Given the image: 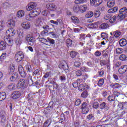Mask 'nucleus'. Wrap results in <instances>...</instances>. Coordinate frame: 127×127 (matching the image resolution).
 I'll list each match as a JSON object with an SVG mask.
<instances>
[{
  "label": "nucleus",
  "mask_w": 127,
  "mask_h": 127,
  "mask_svg": "<svg viewBox=\"0 0 127 127\" xmlns=\"http://www.w3.org/2000/svg\"><path fill=\"white\" fill-rule=\"evenodd\" d=\"M99 108L101 110H105V111H109V110H110L109 104L105 102L101 103L99 106Z\"/></svg>",
  "instance_id": "obj_10"
},
{
  "label": "nucleus",
  "mask_w": 127,
  "mask_h": 127,
  "mask_svg": "<svg viewBox=\"0 0 127 127\" xmlns=\"http://www.w3.org/2000/svg\"><path fill=\"white\" fill-rule=\"evenodd\" d=\"M51 75V71H49V72L46 73L45 74V75H44L43 77L46 78H48V77H50Z\"/></svg>",
  "instance_id": "obj_62"
},
{
  "label": "nucleus",
  "mask_w": 127,
  "mask_h": 127,
  "mask_svg": "<svg viewBox=\"0 0 127 127\" xmlns=\"http://www.w3.org/2000/svg\"><path fill=\"white\" fill-rule=\"evenodd\" d=\"M6 98V94L4 92H0V102L3 101Z\"/></svg>",
  "instance_id": "obj_30"
},
{
  "label": "nucleus",
  "mask_w": 127,
  "mask_h": 127,
  "mask_svg": "<svg viewBox=\"0 0 127 127\" xmlns=\"http://www.w3.org/2000/svg\"><path fill=\"white\" fill-rule=\"evenodd\" d=\"M35 7H36V3L35 2H31L26 6V8L28 11L32 10Z\"/></svg>",
  "instance_id": "obj_9"
},
{
  "label": "nucleus",
  "mask_w": 127,
  "mask_h": 127,
  "mask_svg": "<svg viewBox=\"0 0 127 127\" xmlns=\"http://www.w3.org/2000/svg\"><path fill=\"white\" fill-rule=\"evenodd\" d=\"M48 34L49 35H52L53 38H56V37H57V35H56V34H55V32L53 31L49 32Z\"/></svg>",
  "instance_id": "obj_58"
},
{
  "label": "nucleus",
  "mask_w": 127,
  "mask_h": 127,
  "mask_svg": "<svg viewBox=\"0 0 127 127\" xmlns=\"http://www.w3.org/2000/svg\"><path fill=\"white\" fill-rule=\"evenodd\" d=\"M18 70L19 74H20V75L22 76V78H25V77H26V72L24 71L22 65H19L18 67Z\"/></svg>",
  "instance_id": "obj_7"
},
{
  "label": "nucleus",
  "mask_w": 127,
  "mask_h": 127,
  "mask_svg": "<svg viewBox=\"0 0 127 127\" xmlns=\"http://www.w3.org/2000/svg\"><path fill=\"white\" fill-rule=\"evenodd\" d=\"M25 39L26 41L28 43L29 45L31 46H33V45H35V39L33 36H31L30 34H28L25 37Z\"/></svg>",
  "instance_id": "obj_5"
},
{
  "label": "nucleus",
  "mask_w": 127,
  "mask_h": 127,
  "mask_svg": "<svg viewBox=\"0 0 127 127\" xmlns=\"http://www.w3.org/2000/svg\"><path fill=\"white\" fill-rule=\"evenodd\" d=\"M23 58H24V54L21 51H18L16 53L15 55V60L17 62H20V61H22L23 60Z\"/></svg>",
  "instance_id": "obj_4"
},
{
  "label": "nucleus",
  "mask_w": 127,
  "mask_h": 127,
  "mask_svg": "<svg viewBox=\"0 0 127 127\" xmlns=\"http://www.w3.org/2000/svg\"><path fill=\"white\" fill-rule=\"evenodd\" d=\"M110 87L113 89H120V88H122V85L118 83H112L110 84Z\"/></svg>",
  "instance_id": "obj_23"
},
{
  "label": "nucleus",
  "mask_w": 127,
  "mask_h": 127,
  "mask_svg": "<svg viewBox=\"0 0 127 127\" xmlns=\"http://www.w3.org/2000/svg\"><path fill=\"white\" fill-rule=\"evenodd\" d=\"M46 7L47 9H49L50 10H53V11H55L57 8L56 5L54 3H48L46 5Z\"/></svg>",
  "instance_id": "obj_11"
},
{
  "label": "nucleus",
  "mask_w": 127,
  "mask_h": 127,
  "mask_svg": "<svg viewBox=\"0 0 127 127\" xmlns=\"http://www.w3.org/2000/svg\"><path fill=\"white\" fill-rule=\"evenodd\" d=\"M79 9L81 12H85L86 10H87V6L84 5H81L79 7Z\"/></svg>",
  "instance_id": "obj_42"
},
{
  "label": "nucleus",
  "mask_w": 127,
  "mask_h": 127,
  "mask_svg": "<svg viewBox=\"0 0 127 127\" xmlns=\"http://www.w3.org/2000/svg\"><path fill=\"white\" fill-rule=\"evenodd\" d=\"M71 21L73 22V23H76L78 24L79 22H80V20H79V19L78 17L73 16L71 17Z\"/></svg>",
  "instance_id": "obj_32"
},
{
  "label": "nucleus",
  "mask_w": 127,
  "mask_h": 127,
  "mask_svg": "<svg viewBox=\"0 0 127 127\" xmlns=\"http://www.w3.org/2000/svg\"><path fill=\"white\" fill-rule=\"evenodd\" d=\"M48 43H50V45H53L55 44V40H54L53 39L48 37L47 44H48Z\"/></svg>",
  "instance_id": "obj_34"
},
{
  "label": "nucleus",
  "mask_w": 127,
  "mask_h": 127,
  "mask_svg": "<svg viewBox=\"0 0 127 127\" xmlns=\"http://www.w3.org/2000/svg\"><path fill=\"white\" fill-rule=\"evenodd\" d=\"M116 53L117 54H122L123 53V49L120 48L116 49Z\"/></svg>",
  "instance_id": "obj_55"
},
{
  "label": "nucleus",
  "mask_w": 127,
  "mask_h": 127,
  "mask_svg": "<svg viewBox=\"0 0 127 127\" xmlns=\"http://www.w3.org/2000/svg\"><path fill=\"white\" fill-rule=\"evenodd\" d=\"M6 58V53H3L0 57V59H1L2 60H4Z\"/></svg>",
  "instance_id": "obj_63"
},
{
  "label": "nucleus",
  "mask_w": 127,
  "mask_h": 127,
  "mask_svg": "<svg viewBox=\"0 0 127 127\" xmlns=\"http://www.w3.org/2000/svg\"><path fill=\"white\" fill-rule=\"evenodd\" d=\"M77 55H78V53L75 51H71L70 53V57H71V58H72V59L75 58Z\"/></svg>",
  "instance_id": "obj_38"
},
{
  "label": "nucleus",
  "mask_w": 127,
  "mask_h": 127,
  "mask_svg": "<svg viewBox=\"0 0 127 127\" xmlns=\"http://www.w3.org/2000/svg\"><path fill=\"white\" fill-rule=\"evenodd\" d=\"M17 79H18V73L17 72H14L10 77L11 82H15V81H17Z\"/></svg>",
  "instance_id": "obj_13"
},
{
  "label": "nucleus",
  "mask_w": 127,
  "mask_h": 127,
  "mask_svg": "<svg viewBox=\"0 0 127 127\" xmlns=\"http://www.w3.org/2000/svg\"><path fill=\"white\" fill-rule=\"evenodd\" d=\"M59 68H60V69H63V70L65 71L69 69V66H68V64H67V63L64 62V64H60L59 65Z\"/></svg>",
  "instance_id": "obj_17"
},
{
  "label": "nucleus",
  "mask_w": 127,
  "mask_h": 127,
  "mask_svg": "<svg viewBox=\"0 0 127 127\" xmlns=\"http://www.w3.org/2000/svg\"><path fill=\"white\" fill-rule=\"evenodd\" d=\"M85 1H87V0H75L74 2L76 4H80L81 3H84Z\"/></svg>",
  "instance_id": "obj_45"
},
{
  "label": "nucleus",
  "mask_w": 127,
  "mask_h": 127,
  "mask_svg": "<svg viewBox=\"0 0 127 127\" xmlns=\"http://www.w3.org/2000/svg\"><path fill=\"white\" fill-rule=\"evenodd\" d=\"M120 59L122 61H126V60H127V57L126 56V55L122 54L120 55Z\"/></svg>",
  "instance_id": "obj_46"
},
{
  "label": "nucleus",
  "mask_w": 127,
  "mask_h": 127,
  "mask_svg": "<svg viewBox=\"0 0 127 127\" xmlns=\"http://www.w3.org/2000/svg\"><path fill=\"white\" fill-rule=\"evenodd\" d=\"M118 18L117 16H114L112 17L110 20L109 21L111 23H114L117 20V19Z\"/></svg>",
  "instance_id": "obj_49"
},
{
  "label": "nucleus",
  "mask_w": 127,
  "mask_h": 127,
  "mask_svg": "<svg viewBox=\"0 0 127 127\" xmlns=\"http://www.w3.org/2000/svg\"><path fill=\"white\" fill-rule=\"evenodd\" d=\"M74 65L75 67H76V68H79L80 66H81V62L78 61H75Z\"/></svg>",
  "instance_id": "obj_50"
},
{
  "label": "nucleus",
  "mask_w": 127,
  "mask_h": 127,
  "mask_svg": "<svg viewBox=\"0 0 127 127\" xmlns=\"http://www.w3.org/2000/svg\"><path fill=\"white\" fill-rule=\"evenodd\" d=\"M105 83V80L103 78H101L99 80L98 82V86L99 87H101V86H103L104 85V83Z\"/></svg>",
  "instance_id": "obj_43"
},
{
  "label": "nucleus",
  "mask_w": 127,
  "mask_h": 127,
  "mask_svg": "<svg viewBox=\"0 0 127 127\" xmlns=\"http://www.w3.org/2000/svg\"><path fill=\"white\" fill-rule=\"evenodd\" d=\"M94 15V13L92 11H88L85 15V17L87 18H91Z\"/></svg>",
  "instance_id": "obj_39"
},
{
  "label": "nucleus",
  "mask_w": 127,
  "mask_h": 127,
  "mask_svg": "<svg viewBox=\"0 0 127 127\" xmlns=\"http://www.w3.org/2000/svg\"><path fill=\"white\" fill-rule=\"evenodd\" d=\"M85 36L86 35L85 34H81L79 35V41H80L79 44L83 46L85 43Z\"/></svg>",
  "instance_id": "obj_12"
},
{
  "label": "nucleus",
  "mask_w": 127,
  "mask_h": 127,
  "mask_svg": "<svg viewBox=\"0 0 127 127\" xmlns=\"http://www.w3.org/2000/svg\"><path fill=\"white\" fill-rule=\"evenodd\" d=\"M87 64L88 66H89L90 67H94L95 66V63H94V61H91L87 63Z\"/></svg>",
  "instance_id": "obj_52"
},
{
  "label": "nucleus",
  "mask_w": 127,
  "mask_h": 127,
  "mask_svg": "<svg viewBox=\"0 0 127 127\" xmlns=\"http://www.w3.org/2000/svg\"><path fill=\"white\" fill-rule=\"evenodd\" d=\"M108 100L109 102H114V101H115V97H114L113 96H109L108 97Z\"/></svg>",
  "instance_id": "obj_61"
},
{
  "label": "nucleus",
  "mask_w": 127,
  "mask_h": 127,
  "mask_svg": "<svg viewBox=\"0 0 127 127\" xmlns=\"http://www.w3.org/2000/svg\"><path fill=\"white\" fill-rule=\"evenodd\" d=\"M7 45L9 46H12V45H13V40L9 39L7 40Z\"/></svg>",
  "instance_id": "obj_56"
},
{
  "label": "nucleus",
  "mask_w": 127,
  "mask_h": 127,
  "mask_svg": "<svg viewBox=\"0 0 127 127\" xmlns=\"http://www.w3.org/2000/svg\"><path fill=\"white\" fill-rule=\"evenodd\" d=\"M65 115L64 114H62L61 116V120L59 121V123L62 124L63 122L65 121Z\"/></svg>",
  "instance_id": "obj_53"
},
{
  "label": "nucleus",
  "mask_w": 127,
  "mask_h": 127,
  "mask_svg": "<svg viewBox=\"0 0 127 127\" xmlns=\"http://www.w3.org/2000/svg\"><path fill=\"white\" fill-rule=\"evenodd\" d=\"M7 25L8 27H12L15 26V22L12 19H10L7 22Z\"/></svg>",
  "instance_id": "obj_24"
},
{
  "label": "nucleus",
  "mask_w": 127,
  "mask_h": 127,
  "mask_svg": "<svg viewBox=\"0 0 127 127\" xmlns=\"http://www.w3.org/2000/svg\"><path fill=\"white\" fill-rule=\"evenodd\" d=\"M43 28L46 31H48L50 29V27L48 25H45L43 26Z\"/></svg>",
  "instance_id": "obj_59"
},
{
  "label": "nucleus",
  "mask_w": 127,
  "mask_h": 127,
  "mask_svg": "<svg viewBox=\"0 0 127 127\" xmlns=\"http://www.w3.org/2000/svg\"><path fill=\"white\" fill-rule=\"evenodd\" d=\"M24 16V11L21 10H19L17 12V16L18 17H22V16Z\"/></svg>",
  "instance_id": "obj_37"
},
{
  "label": "nucleus",
  "mask_w": 127,
  "mask_h": 127,
  "mask_svg": "<svg viewBox=\"0 0 127 127\" xmlns=\"http://www.w3.org/2000/svg\"><path fill=\"white\" fill-rule=\"evenodd\" d=\"M113 34L114 35L115 38H119V37L122 35V32L117 30L113 32Z\"/></svg>",
  "instance_id": "obj_28"
},
{
  "label": "nucleus",
  "mask_w": 127,
  "mask_h": 127,
  "mask_svg": "<svg viewBox=\"0 0 127 127\" xmlns=\"http://www.w3.org/2000/svg\"><path fill=\"white\" fill-rule=\"evenodd\" d=\"M79 82H78V80L77 81H74L72 83V86L73 88H78V86H79V84H78Z\"/></svg>",
  "instance_id": "obj_60"
},
{
  "label": "nucleus",
  "mask_w": 127,
  "mask_h": 127,
  "mask_svg": "<svg viewBox=\"0 0 127 127\" xmlns=\"http://www.w3.org/2000/svg\"><path fill=\"white\" fill-rule=\"evenodd\" d=\"M81 110H82V114H88L90 111L89 104L87 102H83L82 104Z\"/></svg>",
  "instance_id": "obj_6"
},
{
  "label": "nucleus",
  "mask_w": 127,
  "mask_h": 127,
  "mask_svg": "<svg viewBox=\"0 0 127 127\" xmlns=\"http://www.w3.org/2000/svg\"><path fill=\"white\" fill-rule=\"evenodd\" d=\"M108 27H109V24L105 23L101 24L99 26V28H101V29H107Z\"/></svg>",
  "instance_id": "obj_36"
},
{
  "label": "nucleus",
  "mask_w": 127,
  "mask_h": 127,
  "mask_svg": "<svg viewBox=\"0 0 127 127\" xmlns=\"http://www.w3.org/2000/svg\"><path fill=\"white\" fill-rule=\"evenodd\" d=\"M66 45L69 47L72 45V41L70 39H67L66 41Z\"/></svg>",
  "instance_id": "obj_54"
},
{
  "label": "nucleus",
  "mask_w": 127,
  "mask_h": 127,
  "mask_svg": "<svg viewBox=\"0 0 127 127\" xmlns=\"http://www.w3.org/2000/svg\"><path fill=\"white\" fill-rule=\"evenodd\" d=\"M28 83L30 86H34V82H33V80H32V78H31L30 76L29 79H28Z\"/></svg>",
  "instance_id": "obj_57"
},
{
  "label": "nucleus",
  "mask_w": 127,
  "mask_h": 127,
  "mask_svg": "<svg viewBox=\"0 0 127 127\" xmlns=\"http://www.w3.org/2000/svg\"><path fill=\"white\" fill-rule=\"evenodd\" d=\"M102 2L103 0H90V4L94 6H99Z\"/></svg>",
  "instance_id": "obj_8"
},
{
  "label": "nucleus",
  "mask_w": 127,
  "mask_h": 127,
  "mask_svg": "<svg viewBox=\"0 0 127 127\" xmlns=\"http://www.w3.org/2000/svg\"><path fill=\"white\" fill-rule=\"evenodd\" d=\"M27 83H26L25 79L21 78L19 80L18 83L17 84V88L18 89H20V88L24 89V88H26L27 87Z\"/></svg>",
  "instance_id": "obj_3"
},
{
  "label": "nucleus",
  "mask_w": 127,
  "mask_h": 127,
  "mask_svg": "<svg viewBox=\"0 0 127 127\" xmlns=\"http://www.w3.org/2000/svg\"><path fill=\"white\" fill-rule=\"evenodd\" d=\"M33 37L34 38H35V39H38L39 38L40 35L39 34V33L36 32L34 33H33Z\"/></svg>",
  "instance_id": "obj_44"
},
{
  "label": "nucleus",
  "mask_w": 127,
  "mask_h": 127,
  "mask_svg": "<svg viewBox=\"0 0 127 127\" xmlns=\"http://www.w3.org/2000/svg\"><path fill=\"white\" fill-rule=\"evenodd\" d=\"M73 11L74 12L78 13V12H79V11L80 10V7H79V6L76 5L73 7Z\"/></svg>",
  "instance_id": "obj_47"
},
{
  "label": "nucleus",
  "mask_w": 127,
  "mask_h": 127,
  "mask_svg": "<svg viewBox=\"0 0 127 127\" xmlns=\"http://www.w3.org/2000/svg\"><path fill=\"white\" fill-rule=\"evenodd\" d=\"M6 121V118H5V116L4 115H2L0 117V122L2 123H5Z\"/></svg>",
  "instance_id": "obj_48"
},
{
  "label": "nucleus",
  "mask_w": 127,
  "mask_h": 127,
  "mask_svg": "<svg viewBox=\"0 0 127 127\" xmlns=\"http://www.w3.org/2000/svg\"><path fill=\"white\" fill-rule=\"evenodd\" d=\"M34 93L30 92L27 96V99L28 101H32L34 99Z\"/></svg>",
  "instance_id": "obj_33"
},
{
  "label": "nucleus",
  "mask_w": 127,
  "mask_h": 127,
  "mask_svg": "<svg viewBox=\"0 0 127 127\" xmlns=\"http://www.w3.org/2000/svg\"><path fill=\"white\" fill-rule=\"evenodd\" d=\"M39 41H40V42H41V43L45 44V45L48 46V44H47V40L45 38H39Z\"/></svg>",
  "instance_id": "obj_35"
},
{
  "label": "nucleus",
  "mask_w": 127,
  "mask_h": 127,
  "mask_svg": "<svg viewBox=\"0 0 127 127\" xmlns=\"http://www.w3.org/2000/svg\"><path fill=\"white\" fill-rule=\"evenodd\" d=\"M81 97H82V98H87V97H88V91H83L81 95Z\"/></svg>",
  "instance_id": "obj_51"
},
{
  "label": "nucleus",
  "mask_w": 127,
  "mask_h": 127,
  "mask_svg": "<svg viewBox=\"0 0 127 127\" xmlns=\"http://www.w3.org/2000/svg\"><path fill=\"white\" fill-rule=\"evenodd\" d=\"M115 3L116 2L115 1V0H109L107 2V6L108 7H113Z\"/></svg>",
  "instance_id": "obj_26"
},
{
  "label": "nucleus",
  "mask_w": 127,
  "mask_h": 127,
  "mask_svg": "<svg viewBox=\"0 0 127 127\" xmlns=\"http://www.w3.org/2000/svg\"><path fill=\"white\" fill-rule=\"evenodd\" d=\"M7 88L9 91H12L15 89V85L13 83L10 84L8 85Z\"/></svg>",
  "instance_id": "obj_40"
},
{
  "label": "nucleus",
  "mask_w": 127,
  "mask_h": 127,
  "mask_svg": "<svg viewBox=\"0 0 127 127\" xmlns=\"http://www.w3.org/2000/svg\"><path fill=\"white\" fill-rule=\"evenodd\" d=\"M101 15V12L100 11H96L94 13V16L95 17H99L100 15Z\"/></svg>",
  "instance_id": "obj_64"
},
{
  "label": "nucleus",
  "mask_w": 127,
  "mask_h": 127,
  "mask_svg": "<svg viewBox=\"0 0 127 127\" xmlns=\"http://www.w3.org/2000/svg\"><path fill=\"white\" fill-rule=\"evenodd\" d=\"M119 44L121 47H124L127 45V40L126 39H122L119 41Z\"/></svg>",
  "instance_id": "obj_27"
},
{
  "label": "nucleus",
  "mask_w": 127,
  "mask_h": 127,
  "mask_svg": "<svg viewBox=\"0 0 127 127\" xmlns=\"http://www.w3.org/2000/svg\"><path fill=\"white\" fill-rule=\"evenodd\" d=\"M50 124H51V120L48 119L44 123L43 127H49L50 126Z\"/></svg>",
  "instance_id": "obj_41"
},
{
  "label": "nucleus",
  "mask_w": 127,
  "mask_h": 127,
  "mask_svg": "<svg viewBox=\"0 0 127 127\" xmlns=\"http://www.w3.org/2000/svg\"><path fill=\"white\" fill-rule=\"evenodd\" d=\"M51 23H53V24H55L57 26H58L59 24H61L62 23V20L60 19H58L57 21H54L53 20H51L50 21Z\"/></svg>",
  "instance_id": "obj_22"
},
{
  "label": "nucleus",
  "mask_w": 127,
  "mask_h": 127,
  "mask_svg": "<svg viewBox=\"0 0 127 127\" xmlns=\"http://www.w3.org/2000/svg\"><path fill=\"white\" fill-rule=\"evenodd\" d=\"M88 86L85 84H81L78 87L79 91H84V90H86L88 88Z\"/></svg>",
  "instance_id": "obj_25"
},
{
  "label": "nucleus",
  "mask_w": 127,
  "mask_h": 127,
  "mask_svg": "<svg viewBox=\"0 0 127 127\" xmlns=\"http://www.w3.org/2000/svg\"><path fill=\"white\" fill-rule=\"evenodd\" d=\"M6 35L9 37H11L14 35V30L12 29H9L6 31Z\"/></svg>",
  "instance_id": "obj_18"
},
{
  "label": "nucleus",
  "mask_w": 127,
  "mask_h": 127,
  "mask_svg": "<svg viewBox=\"0 0 127 127\" xmlns=\"http://www.w3.org/2000/svg\"><path fill=\"white\" fill-rule=\"evenodd\" d=\"M127 71V65H123L120 67L118 70L119 74H125V72Z\"/></svg>",
  "instance_id": "obj_16"
},
{
  "label": "nucleus",
  "mask_w": 127,
  "mask_h": 127,
  "mask_svg": "<svg viewBox=\"0 0 127 127\" xmlns=\"http://www.w3.org/2000/svg\"><path fill=\"white\" fill-rule=\"evenodd\" d=\"M11 97L13 100L15 99H18L20 97V92L19 91H14L11 95Z\"/></svg>",
  "instance_id": "obj_15"
},
{
  "label": "nucleus",
  "mask_w": 127,
  "mask_h": 127,
  "mask_svg": "<svg viewBox=\"0 0 127 127\" xmlns=\"http://www.w3.org/2000/svg\"><path fill=\"white\" fill-rule=\"evenodd\" d=\"M22 27L24 29H29L30 28V23L24 22L21 24Z\"/></svg>",
  "instance_id": "obj_19"
},
{
  "label": "nucleus",
  "mask_w": 127,
  "mask_h": 127,
  "mask_svg": "<svg viewBox=\"0 0 127 127\" xmlns=\"http://www.w3.org/2000/svg\"><path fill=\"white\" fill-rule=\"evenodd\" d=\"M88 76L87 73H83L81 76V78L78 79L77 81L80 84V83H82L83 81H86L88 79Z\"/></svg>",
  "instance_id": "obj_14"
},
{
  "label": "nucleus",
  "mask_w": 127,
  "mask_h": 127,
  "mask_svg": "<svg viewBox=\"0 0 127 127\" xmlns=\"http://www.w3.org/2000/svg\"><path fill=\"white\" fill-rule=\"evenodd\" d=\"M39 13H40V10L39 8H35L30 12V14L25 16V19H26V20H28L29 21L33 20V18H34L35 16H37Z\"/></svg>",
  "instance_id": "obj_1"
},
{
  "label": "nucleus",
  "mask_w": 127,
  "mask_h": 127,
  "mask_svg": "<svg viewBox=\"0 0 127 127\" xmlns=\"http://www.w3.org/2000/svg\"><path fill=\"white\" fill-rule=\"evenodd\" d=\"M14 69H15L14 64H10V65L9 66V67L8 71V75H11V74H13V73H14L13 72H14Z\"/></svg>",
  "instance_id": "obj_20"
},
{
  "label": "nucleus",
  "mask_w": 127,
  "mask_h": 127,
  "mask_svg": "<svg viewBox=\"0 0 127 127\" xmlns=\"http://www.w3.org/2000/svg\"><path fill=\"white\" fill-rule=\"evenodd\" d=\"M15 42L17 46H18V47H19L21 43H22V39H20L19 38H16L15 39Z\"/></svg>",
  "instance_id": "obj_29"
},
{
  "label": "nucleus",
  "mask_w": 127,
  "mask_h": 127,
  "mask_svg": "<svg viewBox=\"0 0 127 127\" xmlns=\"http://www.w3.org/2000/svg\"><path fill=\"white\" fill-rule=\"evenodd\" d=\"M6 48V43L5 42L1 41L0 42V51H2L3 50H5Z\"/></svg>",
  "instance_id": "obj_21"
},
{
  "label": "nucleus",
  "mask_w": 127,
  "mask_h": 127,
  "mask_svg": "<svg viewBox=\"0 0 127 127\" xmlns=\"http://www.w3.org/2000/svg\"><path fill=\"white\" fill-rule=\"evenodd\" d=\"M25 69H26V71L27 73H31L32 72V68H31V65L30 64H27L25 66Z\"/></svg>",
  "instance_id": "obj_31"
},
{
  "label": "nucleus",
  "mask_w": 127,
  "mask_h": 127,
  "mask_svg": "<svg viewBox=\"0 0 127 127\" xmlns=\"http://www.w3.org/2000/svg\"><path fill=\"white\" fill-rule=\"evenodd\" d=\"M120 13L117 16V18H120V20H123L126 17H127V7H124L121 8L119 10Z\"/></svg>",
  "instance_id": "obj_2"
}]
</instances>
